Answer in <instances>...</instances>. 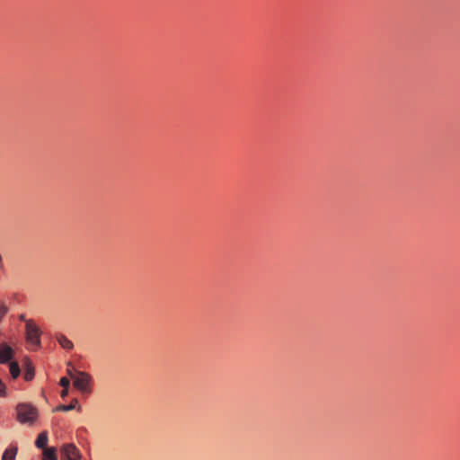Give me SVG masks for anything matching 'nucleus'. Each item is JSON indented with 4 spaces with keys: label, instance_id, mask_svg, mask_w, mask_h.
<instances>
[{
    "label": "nucleus",
    "instance_id": "nucleus-1",
    "mask_svg": "<svg viewBox=\"0 0 460 460\" xmlns=\"http://www.w3.org/2000/svg\"><path fill=\"white\" fill-rule=\"evenodd\" d=\"M67 372L73 379L75 388L82 394L89 395L93 392V378L88 373L76 371L75 374H72L69 369Z\"/></svg>",
    "mask_w": 460,
    "mask_h": 460
},
{
    "label": "nucleus",
    "instance_id": "nucleus-2",
    "mask_svg": "<svg viewBox=\"0 0 460 460\" xmlns=\"http://www.w3.org/2000/svg\"><path fill=\"white\" fill-rule=\"evenodd\" d=\"M40 335L41 332L39 326L31 319L26 321L25 324V336L28 344L33 347V349H37L40 347Z\"/></svg>",
    "mask_w": 460,
    "mask_h": 460
},
{
    "label": "nucleus",
    "instance_id": "nucleus-3",
    "mask_svg": "<svg viewBox=\"0 0 460 460\" xmlns=\"http://www.w3.org/2000/svg\"><path fill=\"white\" fill-rule=\"evenodd\" d=\"M17 417L21 422L33 421L37 418V410L30 404H19L17 406Z\"/></svg>",
    "mask_w": 460,
    "mask_h": 460
},
{
    "label": "nucleus",
    "instance_id": "nucleus-4",
    "mask_svg": "<svg viewBox=\"0 0 460 460\" xmlns=\"http://www.w3.org/2000/svg\"><path fill=\"white\" fill-rule=\"evenodd\" d=\"M60 455V460H81V454L74 444L63 445Z\"/></svg>",
    "mask_w": 460,
    "mask_h": 460
},
{
    "label": "nucleus",
    "instance_id": "nucleus-5",
    "mask_svg": "<svg viewBox=\"0 0 460 460\" xmlns=\"http://www.w3.org/2000/svg\"><path fill=\"white\" fill-rule=\"evenodd\" d=\"M14 351L7 343L0 344V363L4 364L11 361L13 358Z\"/></svg>",
    "mask_w": 460,
    "mask_h": 460
},
{
    "label": "nucleus",
    "instance_id": "nucleus-6",
    "mask_svg": "<svg viewBox=\"0 0 460 460\" xmlns=\"http://www.w3.org/2000/svg\"><path fill=\"white\" fill-rule=\"evenodd\" d=\"M56 339H57L58 344L64 349L70 350L73 349V347H74L73 342L67 337H66L64 334H61V333L57 334Z\"/></svg>",
    "mask_w": 460,
    "mask_h": 460
},
{
    "label": "nucleus",
    "instance_id": "nucleus-7",
    "mask_svg": "<svg viewBox=\"0 0 460 460\" xmlns=\"http://www.w3.org/2000/svg\"><path fill=\"white\" fill-rule=\"evenodd\" d=\"M78 400L77 399H73L71 401V402L67 405H65V404H60L58 406H57L53 411H71V410H74V409H76V406L78 405Z\"/></svg>",
    "mask_w": 460,
    "mask_h": 460
},
{
    "label": "nucleus",
    "instance_id": "nucleus-8",
    "mask_svg": "<svg viewBox=\"0 0 460 460\" xmlns=\"http://www.w3.org/2000/svg\"><path fill=\"white\" fill-rule=\"evenodd\" d=\"M42 460H58L57 449L55 447H47L43 449Z\"/></svg>",
    "mask_w": 460,
    "mask_h": 460
},
{
    "label": "nucleus",
    "instance_id": "nucleus-9",
    "mask_svg": "<svg viewBox=\"0 0 460 460\" xmlns=\"http://www.w3.org/2000/svg\"><path fill=\"white\" fill-rule=\"evenodd\" d=\"M47 444H48V435L46 432H41L39 434L36 441H35V445L37 447L39 448H42V449H45L47 448Z\"/></svg>",
    "mask_w": 460,
    "mask_h": 460
},
{
    "label": "nucleus",
    "instance_id": "nucleus-10",
    "mask_svg": "<svg viewBox=\"0 0 460 460\" xmlns=\"http://www.w3.org/2000/svg\"><path fill=\"white\" fill-rule=\"evenodd\" d=\"M9 370L12 377L13 379H16L21 373L19 364L15 361H11L9 364Z\"/></svg>",
    "mask_w": 460,
    "mask_h": 460
},
{
    "label": "nucleus",
    "instance_id": "nucleus-11",
    "mask_svg": "<svg viewBox=\"0 0 460 460\" xmlns=\"http://www.w3.org/2000/svg\"><path fill=\"white\" fill-rule=\"evenodd\" d=\"M17 453L16 447H9L5 449L3 454L2 460H15V456Z\"/></svg>",
    "mask_w": 460,
    "mask_h": 460
},
{
    "label": "nucleus",
    "instance_id": "nucleus-12",
    "mask_svg": "<svg viewBox=\"0 0 460 460\" xmlns=\"http://www.w3.org/2000/svg\"><path fill=\"white\" fill-rule=\"evenodd\" d=\"M59 385L63 387V388H68L69 387V385H70V380L68 377H62L59 381Z\"/></svg>",
    "mask_w": 460,
    "mask_h": 460
},
{
    "label": "nucleus",
    "instance_id": "nucleus-13",
    "mask_svg": "<svg viewBox=\"0 0 460 460\" xmlns=\"http://www.w3.org/2000/svg\"><path fill=\"white\" fill-rule=\"evenodd\" d=\"M7 311H8L7 307L4 304L0 303V322L5 316V314H7Z\"/></svg>",
    "mask_w": 460,
    "mask_h": 460
},
{
    "label": "nucleus",
    "instance_id": "nucleus-14",
    "mask_svg": "<svg viewBox=\"0 0 460 460\" xmlns=\"http://www.w3.org/2000/svg\"><path fill=\"white\" fill-rule=\"evenodd\" d=\"M33 376H34L33 370L27 369L25 372V375H24V378H25V380L30 381L33 378Z\"/></svg>",
    "mask_w": 460,
    "mask_h": 460
},
{
    "label": "nucleus",
    "instance_id": "nucleus-15",
    "mask_svg": "<svg viewBox=\"0 0 460 460\" xmlns=\"http://www.w3.org/2000/svg\"><path fill=\"white\" fill-rule=\"evenodd\" d=\"M5 385L3 383V381L0 379V396H4L5 395Z\"/></svg>",
    "mask_w": 460,
    "mask_h": 460
},
{
    "label": "nucleus",
    "instance_id": "nucleus-16",
    "mask_svg": "<svg viewBox=\"0 0 460 460\" xmlns=\"http://www.w3.org/2000/svg\"><path fill=\"white\" fill-rule=\"evenodd\" d=\"M68 394V388H63V390L60 393V396L65 399Z\"/></svg>",
    "mask_w": 460,
    "mask_h": 460
},
{
    "label": "nucleus",
    "instance_id": "nucleus-17",
    "mask_svg": "<svg viewBox=\"0 0 460 460\" xmlns=\"http://www.w3.org/2000/svg\"><path fill=\"white\" fill-rule=\"evenodd\" d=\"M19 319H20L21 321H24L25 323H26V321H28V320L25 318V315H24V314H21V315L19 316Z\"/></svg>",
    "mask_w": 460,
    "mask_h": 460
},
{
    "label": "nucleus",
    "instance_id": "nucleus-18",
    "mask_svg": "<svg viewBox=\"0 0 460 460\" xmlns=\"http://www.w3.org/2000/svg\"><path fill=\"white\" fill-rule=\"evenodd\" d=\"M0 268H3V258H2L1 254H0Z\"/></svg>",
    "mask_w": 460,
    "mask_h": 460
}]
</instances>
